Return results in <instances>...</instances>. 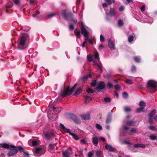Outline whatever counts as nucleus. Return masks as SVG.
<instances>
[{
	"label": "nucleus",
	"instance_id": "obj_1",
	"mask_svg": "<svg viewBox=\"0 0 157 157\" xmlns=\"http://www.w3.org/2000/svg\"><path fill=\"white\" fill-rule=\"evenodd\" d=\"M29 39V36L25 34L20 37L19 39L17 49L20 50H24L27 46V43Z\"/></svg>",
	"mask_w": 157,
	"mask_h": 157
},
{
	"label": "nucleus",
	"instance_id": "obj_2",
	"mask_svg": "<svg viewBox=\"0 0 157 157\" xmlns=\"http://www.w3.org/2000/svg\"><path fill=\"white\" fill-rule=\"evenodd\" d=\"M77 85L75 84L73 86L71 89L69 87H67L66 89H64V87L62 88V90L61 91L60 96L62 97H65L67 95L71 94L74 92V90L75 88Z\"/></svg>",
	"mask_w": 157,
	"mask_h": 157
},
{
	"label": "nucleus",
	"instance_id": "obj_3",
	"mask_svg": "<svg viewBox=\"0 0 157 157\" xmlns=\"http://www.w3.org/2000/svg\"><path fill=\"white\" fill-rule=\"evenodd\" d=\"M59 126L64 131L68 133L70 135L72 136L73 138L74 139L77 140L79 139V138L78 136L75 134L71 133V132L70 129L66 128L62 124L60 123Z\"/></svg>",
	"mask_w": 157,
	"mask_h": 157
},
{
	"label": "nucleus",
	"instance_id": "obj_4",
	"mask_svg": "<svg viewBox=\"0 0 157 157\" xmlns=\"http://www.w3.org/2000/svg\"><path fill=\"white\" fill-rule=\"evenodd\" d=\"M136 131V130L135 128H133L130 130L127 127L123 126L120 129V135H124V134L122 133V132L129 134L130 132H134Z\"/></svg>",
	"mask_w": 157,
	"mask_h": 157
},
{
	"label": "nucleus",
	"instance_id": "obj_5",
	"mask_svg": "<svg viewBox=\"0 0 157 157\" xmlns=\"http://www.w3.org/2000/svg\"><path fill=\"white\" fill-rule=\"evenodd\" d=\"M63 16L66 18L67 20H70V21H73L75 24L77 22V21L72 17V14L71 13H69L67 14L64 11H63L62 13Z\"/></svg>",
	"mask_w": 157,
	"mask_h": 157
},
{
	"label": "nucleus",
	"instance_id": "obj_6",
	"mask_svg": "<svg viewBox=\"0 0 157 157\" xmlns=\"http://www.w3.org/2000/svg\"><path fill=\"white\" fill-rule=\"evenodd\" d=\"M94 59L93 63L94 65H96L98 68L100 70V73H101L102 71L101 67L99 64H98L97 63V62L95 60H97L99 58V55L98 53L97 52H96L94 54V56H93Z\"/></svg>",
	"mask_w": 157,
	"mask_h": 157
},
{
	"label": "nucleus",
	"instance_id": "obj_7",
	"mask_svg": "<svg viewBox=\"0 0 157 157\" xmlns=\"http://www.w3.org/2000/svg\"><path fill=\"white\" fill-rule=\"evenodd\" d=\"M81 31L82 34L84 36L85 38V41L83 43L85 44L87 42V40H88V36L89 33L86 30L84 27H82L81 29Z\"/></svg>",
	"mask_w": 157,
	"mask_h": 157
},
{
	"label": "nucleus",
	"instance_id": "obj_8",
	"mask_svg": "<svg viewBox=\"0 0 157 157\" xmlns=\"http://www.w3.org/2000/svg\"><path fill=\"white\" fill-rule=\"evenodd\" d=\"M147 85L152 89L157 88V82L153 80H150L147 82Z\"/></svg>",
	"mask_w": 157,
	"mask_h": 157
},
{
	"label": "nucleus",
	"instance_id": "obj_9",
	"mask_svg": "<svg viewBox=\"0 0 157 157\" xmlns=\"http://www.w3.org/2000/svg\"><path fill=\"white\" fill-rule=\"evenodd\" d=\"M97 86L95 89L98 92H100L101 90L104 89L105 86L104 83L103 82H101L98 83L97 84Z\"/></svg>",
	"mask_w": 157,
	"mask_h": 157
},
{
	"label": "nucleus",
	"instance_id": "obj_10",
	"mask_svg": "<svg viewBox=\"0 0 157 157\" xmlns=\"http://www.w3.org/2000/svg\"><path fill=\"white\" fill-rule=\"evenodd\" d=\"M72 149L70 148H68L66 150L62 152L64 157H69L71 153Z\"/></svg>",
	"mask_w": 157,
	"mask_h": 157
},
{
	"label": "nucleus",
	"instance_id": "obj_11",
	"mask_svg": "<svg viewBox=\"0 0 157 157\" xmlns=\"http://www.w3.org/2000/svg\"><path fill=\"white\" fill-rule=\"evenodd\" d=\"M13 148L12 149H10L7 154V155L9 157L12 156L16 154L18 152V150L17 149Z\"/></svg>",
	"mask_w": 157,
	"mask_h": 157
},
{
	"label": "nucleus",
	"instance_id": "obj_12",
	"mask_svg": "<svg viewBox=\"0 0 157 157\" xmlns=\"http://www.w3.org/2000/svg\"><path fill=\"white\" fill-rule=\"evenodd\" d=\"M45 137L47 139H49L52 137H54V133L52 132H48L44 134Z\"/></svg>",
	"mask_w": 157,
	"mask_h": 157
},
{
	"label": "nucleus",
	"instance_id": "obj_13",
	"mask_svg": "<svg viewBox=\"0 0 157 157\" xmlns=\"http://www.w3.org/2000/svg\"><path fill=\"white\" fill-rule=\"evenodd\" d=\"M0 145H1V147L3 148L8 149H10V147L11 148H14L15 147V146L13 145H9L8 144L6 143H3L2 144H0Z\"/></svg>",
	"mask_w": 157,
	"mask_h": 157
},
{
	"label": "nucleus",
	"instance_id": "obj_14",
	"mask_svg": "<svg viewBox=\"0 0 157 157\" xmlns=\"http://www.w3.org/2000/svg\"><path fill=\"white\" fill-rule=\"evenodd\" d=\"M108 47L110 48L111 50H113L115 49V45L114 44V41L113 40L109 39V40Z\"/></svg>",
	"mask_w": 157,
	"mask_h": 157
},
{
	"label": "nucleus",
	"instance_id": "obj_15",
	"mask_svg": "<svg viewBox=\"0 0 157 157\" xmlns=\"http://www.w3.org/2000/svg\"><path fill=\"white\" fill-rule=\"evenodd\" d=\"M70 118L73 120L76 123L79 122V120L78 117L75 114H71L70 116Z\"/></svg>",
	"mask_w": 157,
	"mask_h": 157
},
{
	"label": "nucleus",
	"instance_id": "obj_16",
	"mask_svg": "<svg viewBox=\"0 0 157 157\" xmlns=\"http://www.w3.org/2000/svg\"><path fill=\"white\" fill-rule=\"evenodd\" d=\"M32 16L33 17L35 18L36 19L38 20L39 19V9H38L36 12L34 11L33 12L32 14Z\"/></svg>",
	"mask_w": 157,
	"mask_h": 157
},
{
	"label": "nucleus",
	"instance_id": "obj_17",
	"mask_svg": "<svg viewBox=\"0 0 157 157\" xmlns=\"http://www.w3.org/2000/svg\"><path fill=\"white\" fill-rule=\"evenodd\" d=\"M33 152L34 155L35 156L39 157V147L34 149Z\"/></svg>",
	"mask_w": 157,
	"mask_h": 157
},
{
	"label": "nucleus",
	"instance_id": "obj_18",
	"mask_svg": "<svg viewBox=\"0 0 157 157\" xmlns=\"http://www.w3.org/2000/svg\"><path fill=\"white\" fill-rule=\"evenodd\" d=\"M80 116L82 119L85 120H89L90 118V114L89 113L86 114H82Z\"/></svg>",
	"mask_w": 157,
	"mask_h": 157
},
{
	"label": "nucleus",
	"instance_id": "obj_19",
	"mask_svg": "<svg viewBox=\"0 0 157 157\" xmlns=\"http://www.w3.org/2000/svg\"><path fill=\"white\" fill-rule=\"evenodd\" d=\"M109 15L111 17H114L115 15V10L114 8H110L109 13Z\"/></svg>",
	"mask_w": 157,
	"mask_h": 157
},
{
	"label": "nucleus",
	"instance_id": "obj_20",
	"mask_svg": "<svg viewBox=\"0 0 157 157\" xmlns=\"http://www.w3.org/2000/svg\"><path fill=\"white\" fill-rule=\"evenodd\" d=\"M105 148L110 151H114V148L112 146L108 144L106 145Z\"/></svg>",
	"mask_w": 157,
	"mask_h": 157
},
{
	"label": "nucleus",
	"instance_id": "obj_21",
	"mask_svg": "<svg viewBox=\"0 0 157 157\" xmlns=\"http://www.w3.org/2000/svg\"><path fill=\"white\" fill-rule=\"evenodd\" d=\"M40 155L44 154L46 151V148L45 146L43 145H41L40 146Z\"/></svg>",
	"mask_w": 157,
	"mask_h": 157
},
{
	"label": "nucleus",
	"instance_id": "obj_22",
	"mask_svg": "<svg viewBox=\"0 0 157 157\" xmlns=\"http://www.w3.org/2000/svg\"><path fill=\"white\" fill-rule=\"evenodd\" d=\"M32 143V145L33 146H36L37 144H38L39 143V141L38 140H30L29 141L28 143Z\"/></svg>",
	"mask_w": 157,
	"mask_h": 157
},
{
	"label": "nucleus",
	"instance_id": "obj_23",
	"mask_svg": "<svg viewBox=\"0 0 157 157\" xmlns=\"http://www.w3.org/2000/svg\"><path fill=\"white\" fill-rule=\"evenodd\" d=\"M92 142L95 146H96L98 143V139L97 137L95 136L92 139Z\"/></svg>",
	"mask_w": 157,
	"mask_h": 157
},
{
	"label": "nucleus",
	"instance_id": "obj_24",
	"mask_svg": "<svg viewBox=\"0 0 157 157\" xmlns=\"http://www.w3.org/2000/svg\"><path fill=\"white\" fill-rule=\"evenodd\" d=\"M145 19L147 20V21L149 23H152L153 22V19L149 16L146 15Z\"/></svg>",
	"mask_w": 157,
	"mask_h": 157
},
{
	"label": "nucleus",
	"instance_id": "obj_25",
	"mask_svg": "<svg viewBox=\"0 0 157 157\" xmlns=\"http://www.w3.org/2000/svg\"><path fill=\"white\" fill-rule=\"evenodd\" d=\"M134 147L135 148L141 147L144 148L145 147V145L144 144H136L134 145Z\"/></svg>",
	"mask_w": 157,
	"mask_h": 157
},
{
	"label": "nucleus",
	"instance_id": "obj_26",
	"mask_svg": "<svg viewBox=\"0 0 157 157\" xmlns=\"http://www.w3.org/2000/svg\"><path fill=\"white\" fill-rule=\"evenodd\" d=\"M124 110L125 112H128L131 111V107L128 106H125L124 107Z\"/></svg>",
	"mask_w": 157,
	"mask_h": 157
},
{
	"label": "nucleus",
	"instance_id": "obj_27",
	"mask_svg": "<svg viewBox=\"0 0 157 157\" xmlns=\"http://www.w3.org/2000/svg\"><path fill=\"white\" fill-rule=\"evenodd\" d=\"M91 75L90 74H88L87 75L83 76L82 78V79L84 81H86L88 79V78L90 77L91 76Z\"/></svg>",
	"mask_w": 157,
	"mask_h": 157
},
{
	"label": "nucleus",
	"instance_id": "obj_28",
	"mask_svg": "<svg viewBox=\"0 0 157 157\" xmlns=\"http://www.w3.org/2000/svg\"><path fill=\"white\" fill-rule=\"evenodd\" d=\"M75 35L77 38H80L81 36L80 31L79 30H75Z\"/></svg>",
	"mask_w": 157,
	"mask_h": 157
},
{
	"label": "nucleus",
	"instance_id": "obj_29",
	"mask_svg": "<svg viewBox=\"0 0 157 157\" xmlns=\"http://www.w3.org/2000/svg\"><path fill=\"white\" fill-rule=\"evenodd\" d=\"M150 139L152 140H156L157 136L155 134H151L149 136Z\"/></svg>",
	"mask_w": 157,
	"mask_h": 157
},
{
	"label": "nucleus",
	"instance_id": "obj_30",
	"mask_svg": "<svg viewBox=\"0 0 157 157\" xmlns=\"http://www.w3.org/2000/svg\"><path fill=\"white\" fill-rule=\"evenodd\" d=\"M156 110L155 109H153L152 110L151 112L149 114V117H153V115L155 113Z\"/></svg>",
	"mask_w": 157,
	"mask_h": 157
},
{
	"label": "nucleus",
	"instance_id": "obj_31",
	"mask_svg": "<svg viewBox=\"0 0 157 157\" xmlns=\"http://www.w3.org/2000/svg\"><path fill=\"white\" fill-rule=\"evenodd\" d=\"M13 2L17 6L19 7H20V0H14Z\"/></svg>",
	"mask_w": 157,
	"mask_h": 157
},
{
	"label": "nucleus",
	"instance_id": "obj_32",
	"mask_svg": "<svg viewBox=\"0 0 157 157\" xmlns=\"http://www.w3.org/2000/svg\"><path fill=\"white\" fill-rule=\"evenodd\" d=\"M93 56L91 55H89L87 56V59L89 61L91 62L92 61Z\"/></svg>",
	"mask_w": 157,
	"mask_h": 157
},
{
	"label": "nucleus",
	"instance_id": "obj_33",
	"mask_svg": "<svg viewBox=\"0 0 157 157\" xmlns=\"http://www.w3.org/2000/svg\"><path fill=\"white\" fill-rule=\"evenodd\" d=\"M146 105V104L145 102L142 101H141L139 102V106L141 107H143L144 108Z\"/></svg>",
	"mask_w": 157,
	"mask_h": 157
},
{
	"label": "nucleus",
	"instance_id": "obj_34",
	"mask_svg": "<svg viewBox=\"0 0 157 157\" xmlns=\"http://www.w3.org/2000/svg\"><path fill=\"white\" fill-rule=\"evenodd\" d=\"M85 102H88L91 100V98L89 96L86 95L85 96Z\"/></svg>",
	"mask_w": 157,
	"mask_h": 157
},
{
	"label": "nucleus",
	"instance_id": "obj_35",
	"mask_svg": "<svg viewBox=\"0 0 157 157\" xmlns=\"http://www.w3.org/2000/svg\"><path fill=\"white\" fill-rule=\"evenodd\" d=\"M135 37L133 35H130L128 37V41L129 42H131L133 41Z\"/></svg>",
	"mask_w": 157,
	"mask_h": 157
},
{
	"label": "nucleus",
	"instance_id": "obj_36",
	"mask_svg": "<svg viewBox=\"0 0 157 157\" xmlns=\"http://www.w3.org/2000/svg\"><path fill=\"white\" fill-rule=\"evenodd\" d=\"M81 92V89L80 88H78L76 91V92L74 93V95L75 96H77L78 94H80Z\"/></svg>",
	"mask_w": 157,
	"mask_h": 157
},
{
	"label": "nucleus",
	"instance_id": "obj_37",
	"mask_svg": "<svg viewBox=\"0 0 157 157\" xmlns=\"http://www.w3.org/2000/svg\"><path fill=\"white\" fill-rule=\"evenodd\" d=\"M112 117L111 115L108 116L106 120V122L107 123H109L111 121V120Z\"/></svg>",
	"mask_w": 157,
	"mask_h": 157
},
{
	"label": "nucleus",
	"instance_id": "obj_38",
	"mask_svg": "<svg viewBox=\"0 0 157 157\" xmlns=\"http://www.w3.org/2000/svg\"><path fill=\"white\" fill-rule=\"evenodd\" d=\"M94 154V152L93 151L89 152L87 154V157H93Z\"/></svg>",
	"mask_w": 157,
	"mask_h": 157
},
{
	"label": "nucleus",
	"instance_id": "obj_39",
	"mask_svg": "<svg viewBox=\"0 0 157 157\" xmlns=\"http://www.w3.org/2000/svg\"><path fill=\"white\" fill-rule=\"evenodd\" d=\"M134 59L135 61L137 63H139L140 61V57H139V56H137L135 57L134 58Z\"/></svg>",
	"mask_w": 157,
	"mask_h": 157
},
{
	"label": "nucleus",
	"instance_id": "obj_40",
	"mask_svg": "<svg viewBox=\"0 0 157 157\" xmlns=\"http://www.w3.org/2000/svg\"><path fill=\"white\" fill-rule=\"evenodd\" d=\"M118 26L121 27L123 26V20H120L118 21Z\"/></svg>",
	"mask_w": 157,
	"mask_h": 157
},
{
	"label": "nucleus",
	"instance_id": "obj_41",
	"mask_svg": "<svg viewBox=\"0 0 157 157\" xmlns=\"http://www.w3.org/2000/svg\"><path fill=\"white\" fill-rule=\"evenodd\" d=\"M53 109L54 111H56L58 112H60L62 110V108L60 107L57 108L53 107Z\"/></svg>",
	"mask_w": 157,
	"mask_h": 157
},
{
	"label": "nucleus",
	"instance_id": "obj_42",
	"mask_svg": "<svg viewBox=\"0 0 157 157\" xmlns=\"http://www.w3.org/2000/svg\"><path fill=\"white\" fill-rule=\"evenodd\" d=\"M18 149L20 151L24 152L25 151V149L22 146H18Z\"/></svg>",
	"mask_w": 157,
	"mask_h": 157
},
{
	"label": "nucleus",
	"instance_id": "obj_43",
	"mask_svg": "<svg viewBox=\"0 0 157 157\" xmlns=\"http://www.w3.org/2000/svg\"><path fill=\"white\" fill-rule=\"evenodd\" d=\"M49 148L50 149L53 150L55 148V145H54L50 144L49 145Z\"/></svg>",
	"mask_w": 157,
	"mask_h": 157
},
{
	"label": "nucleus",
	"instance_id": "obj_44",
	"mask_svg": "<svg viewBox=\"0 0 157 157\" xmlns=\"http://www.w3.org/2000/svg\"><path fill=\"white\" fill-rule=\"evenodd\" d=\"M125 83L128 84H132V80L129 79H126L125 81Z\"/></svg>",
	"mask_w": 157,
	"mask_h": 157
},
{
	"label": "nucleus",
	"instance_id": "obj_45",
	"mask_svg": "<svg viewBox=\"0 0 157 157\" xmlns=\"http://www.w3.org/2000/svg\"><path fill=\"white\" fill-rule=\"evenodd\" d=\"M134 123V122L132 121H128L127 122V124L128 125H131Z\"/></svg>",
	"mask_w": 157,
	"mask_h": 157
},
{
	"label": "nucleus",
	"instance_id": "obj_46",
	"mask_svg": "<svg viewBox=\"0 0 157 157\" xmlns=\"http://www.w3.org/2000/svg\"><path fill=\"white\" fill-rule=\"evenodd\" d=\"M96 127L97 129L100 130H101L102 129V128L101 126L99 124H96Z\"/></svg>",
	"mask_w": 157,
	"mask_h": 157
},
{
	"label": "nucleus",
	"instance_id": "obj_47",
	"mask_svg": "<svg viewBox=\"0 0 157 157\" xmlns=\"http://www.w3.org/2000/svg\"><path fill=\"white\" fill-rule=\"evenodd\" d=\"M98 83H97L96 82L95 80H94L91 83V86H94L96 85H97V84Z\"/></svg>",
	"mask_w": 157,
	"mask_h": 157
},
{
	"label": "nucleus",
	"instance_id": "obj_48",
	"mask_svg": "<svg viewBox=\"0 0 157 157\" xmlns=\"http://www.w3.org/2000/svg\"><path fill=\"white\" fill-rule=\"evenodd\" d=\"M56 15V14L54 13H52L47 15L48 18L52 17Z\"/></svg>",
	"mask_w": 157,
	"mask_h": 157
},
{
	"label": "nucleus",
	"instance_id": "obj_49",
	"mask_svg": "<svg viewBox=\"0 0 157 157\" xmlns=\"http://www.w3.org/2000/svg\"><path fill=\"white\" fill-rule=\"evenodd\" d=\"M144 108L143 107H140V108H138L137 109V112H140L141 111H144Z\"/></svg>",
	"mask_w": 157,
	"mask_h": 157
},
{
	"label": "nucleus",
	"instance_id": "obj_50",
	"mask_svg": "<svg viewBox=\"0 0 157 157\" xmlns=\"http://www.w3.org/2000/svg\"><path fill=\"white\" fill-rule=\"evenodd\" d=\"M136 71V67L135 66H133L132 67L131 69V71L133 72Z\"/></svg>",
	"mask_w": 157,
	"mask_h": 157
},
{
	"label": "nucleus",
	"instance_id": "obj_51",
	"mask_svg": "<svg viewBox=\"0 0 157 157\" xmlns=\"http://www.w3.org/2000/svg\"><path fill=\"white\" fill-rule=\"evenodd\" d=\"M107 87L108 88L110 89L113 87L112 84L109 82H108L107 84Z\"/></svg>",
	"mask_w": 157,
	"mask_h": 157
},
{
	"label": "nucleus",
	"instance_id": "obj_52",
	"mask_svg": "<svg viewBox=\"0 0 157 157\" xmlns=\"http://www.w3.org/2000/svg\"><path fill=\"white\" fill-rule=\"evenodd\" d=\"M96 156L97 157H101V152L99 151H96Z\"/></svg>",
	"mask_w": 157,
	"mask_h": 157
},
{
	"label": "nucleus",
	"instance_id": "obj_53",
	"mask_svg": "<svg viewBox=\"0 0 157 157\" xmlns=\"http://www.w3.org/2000/svg\"><path fill=\"white\" fill-rule=\"evenodd\" d=\"M115 89L116 90L118 91L120 90V87L119 85H116L114 86Z\"/></svg>",
	"mask_w": 157,
	"mask_h": 157
},
{
	"label": "nucleus",
	"instance_id": "obj_54",
	"mask_svg": "<svg viewBox=\"0 0 157 157\" xmlns=\"http://www.w3.org/2000/svg\"><path fill=\"white\" fill-rule=\"evenodd\" d=\"M86 92L88 93H93V90L90 88H89L86 90Z\"/></svg>",
	"mask_w": 157,
	"mask_h": 157
},
{
	"label": "nucleus",
	"instance_id": "obj_55",
	"mask_svg": "<svg viewBox=\"0 0 157 157\" xmlns=\"http://www.w3.org/2000/svg\"><path fill=\"white\" fill-rule=\"evenodd\" d=\"M100 40L101 42H103L105 40V38L102 34L100 35Z\"/></svg>",
	"mask_w": 157,
	"mask_h": 157
},
{
	"label": "nucleus",
	"instance_id": "obj_56",
	"mask_svg": "<svg viewBox=\"0 0 157 157\" xmlns=\"http://www.w3.org/2000/svg\"><path fill=\"white\" fill-rule=\"evenodd\" d=\"M104 101L106 102H108L110 101V99L109 98H106L104 99Z\"/></svg>",
	"mask_w": 157,
	"mask_h": 157
},
{
	"label": "nucleus",
	"instance_id": "obj_57",
	"mask_svg": "<svg viewBox=\"0 0 157 157\" xmlns=\"http://www.w3.org/2000/svg\"><path fill=\"white\" fill-rule=\"evenodd\" d=\"M69 29L71 30H73L74 29V27L73 25L70 24L69 25Z\"/></svg>",
	"mask_w": 157,
	"mask_h": 157
},
{
	"label": "nucleus",
	"instance_id": "obj_58",
	"mask_svg": "<svg viewBox=\"0 0 157 157\" xmlns=\"http://www.w3.org/2000/svg\"><path fill=\"white\" fill-rule=\"evenodd\" d=\"M24 157H29V155L28 152H24Z\"/></svg>",
	"mask_w": 157,
	"mask_h": 157
},
{
	"label": "nucleus",
	"instance_id": "obj_59",
	"mask_svg": "<svg viewBox=\"0 0 157 157\" xmlns=\"http://www.w3.org/2000/svg\"><path fill=\"white\" fill-rule=\"evenodd\" d=\"M128 94L126 92H124L123 93V96L124 98H126L128 97Z\"/></svg>",
	"mask_w": 157,
	"mask_h": 157
},
{
	"label": "nucleus",
	"instance_id": "obj_60",
	"mask_svg": "<svg viewBox=\"0 0 157 157\" xmlns=\"http://www.w3.org/2000/svg\"><path fill=\"white\" fill-rule=\"evenodd\" d=\"M124 6H121V7H119V10L120 11L122 12L123 11V10H124Z\"/></svg>",
	"mask_w": 157,
	"mask_h": 157
},
{
	"label": "nucleus",
	"instance_id": "obj_61",
	"mask_svg": "<svg viewBox=\"0 0 157 157\" xmlns=\"http://www.w3.org/2000/svg\"><path fill=\"white\" fill-rule=\"evenodd\" d=\"M153 117H149L148 121L150 123H152L153 121Z\"/></svg>",
	"mask_w": 157,
	"mask_h": 157
},
{
	"label": "nucleus",
	"instance_id": "obj_62",
	"mask_svg": "<svg viewBox=\"0 0 157 157\" xmlns=\"http://www.w3.org/2000/svg\"><path fill=\"white\" fill-rule=\"evenodd\" d=\"M124 143L125 144H128L129 145V147H130V143L128 141H127V140H124Z\"/></svg>",
	"mask_w": 157,
	"mask_h": 157
},
{
	"label": "nucleus",
	"instance_id": "obj_63",
	"mask_svg": "<svg viewBox=\"0 0 157 157\" xmlns=\"http://www.w3.org/2000/svg\"><path fill=\"white\" fill-rule=\"evenodd\" d=\"M12 4H9L6 5V8H11L12 7Z\"/></svg>",
	"mask_w": 157,
	"mask_h": 157
},
{
	"label": "nucleus",
	"instance_id": "obj_64",
	"mask_svg": "<svg viewBox=\"0 0 157 157\" xmlns=\"http://www.w3.org/2000/svg\"><path fill=\"white\" fill-rule=\"evenodd\" d=\"M155 126H151L149 127V128L151 130H155Z\"/></svg>",
	"mask_w": 157,
	"mask_h": 157
}]
</instances>
